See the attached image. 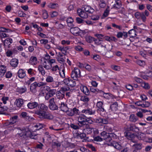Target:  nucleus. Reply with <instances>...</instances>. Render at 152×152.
I'll use <instances>...</instances> for the list:
<instances>
[{"label": "nucleus", "instance_id": "1", "mask_svg": "<svg viewBox=\"0 0 152 152\" xmlns=\"http://www.w3.org/2000/svg\"><path fill=\"white\" fill-rule=\"evenodd\" d=\"M39 109L35 112V114L40 118L52 120L53 118V115L48 112H47L48 107L43 104H40Z\"/></svg>", "mask_w": 152, "mask_h": 152}, {"label": "nucleus", "instance_id": "2", "mask_svg": "<svg viewBox=\"0 0 152 152\" xmlns=\"http://www.w3.org/2000/svg\"><path fill=\"white\" fill-rule=\"evenodd\" d=\"M17 129L19 130L20 132L17 134V135L20 139H26L28 135H29V137L35 140L37 139V134H36L34 132H27L25 130H21L19 128H17Z\"/></svg>", "mask_w": 152, "mask_h": 152}, {"label": "nucleus", "instance_id": "3", "mask_svg": "<svg viewBox=\"0 0 152 152\" xmlns=\"http://www.w3.org/2000/svg\"><path fill=\"white\" fill-rule=\"evenodd\" d=\"M65 112L68 116L71 117L79 115L80 113L78 109L76 107H74L73 109H69L68 108L67 110Z\"/></svg>", "mask_w": 152, "mask_h": 152}, {"label": "nucleus", "instance_id": "4", "mask_svg": "<svg viewBox=\"0 0 152 152\" xmlns=\"http://www.w3.org/2000/svg\"><path fill=\"white\" fill-rule=\"evenodd\" d=\"M18 116L15 115L12 117L10 119V121H6L4 124V127H10L12 126L17 121Z\"/></svg>", "mask_w": 152, "mask_h": 152}, {"label": "nucleus", "instance_id": "5", "mask_svg": "<svg viewBox=\"0 0 152 152\" xmlns=\"http://www.w3.org/2000/svg\"><path fill=\"white\" fill-rule=\"evenodd\" d=\"M80 69L77 68H75L74 70L72 71L71 74L72 78L74 80H77L78 78L80 77Z\"/></svg>", "mask_w": 152, "mask_h": 152}, {"label": "nucleus", "instance_id": "6", "mask_svg": "<svg viewBox=\"0 0 152 152\" xmlns=\"http://www.w3.org/2000/svg\"><path fill=\"white\" fill-rule=\"evenodd\" d=\"M64 82L66 85L71 87H74L76 85L75 81L70 78H65L64 80Z\"/></svg>", "mask_w": 152, "mask_h": 152}, {"label": "nucleus", "instance_id": "7", "mask_svg": "<svg viewBox=\"0 0 152 152\" xmlns=\"http://www.w3.org/2000/svg\"><path fill=\"white\" fill-rule=\"evenodd\" d=\"M78 121L79 122V126L80 127L83 126L87 124V119L84 116L80 115L78 117Z\"/></svg>", "mask_w": 152, "mask_h": 152}, {"label": "nucleus", "instance_id": "8", "mask_svg": "<svg viewBox=\"0 0 152 152\" xmlns=\"http://www.w3.org/2000/svg\"><path fill=\"white\" fill-rule=\"evenodd\" d=\"M49 107L50 109L52 110H57L58 107L56 105L55 101L54 98L50 99L49 101Z\"/></svg>", "mask_w": 152, "mask_h": 152}, {"label": "nucleus", "instance_id": "9", "mask_svg": "<svg viewBox=\"0 0 152 152\" xmlns=\"http://www.w3.org/2000/svg\"><path fill=\"white\" fill-rule=\"evenodd\" d=\"M12 42V39L10 38H8L4 41V48L6 50L10 48L11 44Z\"/></svg>", "mask_w": 152, "mask_h": 152}, {"label": "nucleus", "instance_id": "10", "mask_svg": "<svg viewBox=\"0 0 152 152\" xmlns=\"http://www.w3.org/2000/svg\"><path fill=\"white\" fill-rule=\"evenodd\" d=\"M125 136L128 139L130 140H132V142H135V141L134 140V139L135 138H138L140 140L141 139H139V137H137L134 134L131 133L129 132H125Z\"/></svg>", "mask_w": 152, "mask_h": 152}, {"label": "nucleus", "instance_id": "11", "mask_svg": "<svg viewBox=\"0 0 152 152\" xmlns=\"http://www.w3.org/2000/svg\"><path fill=\"white\" fill-rule=\"evenodd\" d=\"M77 12L79 15L81 17L83 18H87L88 13L84 10H83L82 9H78Z\"/></svg>", "mask_w": 152, "mask_h": 152}, {"label": "nucleus", "instance_id": "12", "mask_svg": "<svg viewBox=\"0 0 152 152\" xmlns=\"http://www.w3.org/2000/svg\"><path fill=\"white\" fill-rule=\"evenodd\" d=\"M56 90L55 89H51L48 92L46 93L45 97L46 100H48L49 99L53 97L55 94Z\"/></svg>", "mask_w": 152, "mask_h": 152}, {"label": "nucleus", "instance_id": "13", "mask_svg": "<svg viewBox=\"0 0 152 152\" xmlns=\"http://www.w3.org/2000/svg\"><path fill=\"white\" fill-rule=\"evenodd\" d=\"M83 127L84 128L83 129V132L88 134H90L92 132V130L93 129L90 125L86 124Z\"/></svg>", "mask_w": 152, "mask_h": 152}, {"label": "nucleus", "instance_id": "14", "mask_svg": "<svg viewBox=\"0 0 152 152\" xmlns=\"http://www.w3.org/2000/svg\"><path fill=\"white\" fill-rule=\"evenodd\" d=\"M82 113H85L86 115H94L96 113V110L91 108H88L82 110Z\"/></svg>", "mask_w": 152, "mask_h": 152}, {"label": "nucleus", "instance_id": "15", "mask_svg": "<svg viewBox=\"0 0 152 152\" xmlns=\"http://www.w3.org/2000/svg\"><path fill=\"white\" fill-rule=\"evenodd\" d=\"M41 65L44 68L47 70L50 69L52 67V65L50 64L49 61L48 60L44 61Z\"/></svg>", "mask_w": 152, "mask_h": 152}, {"label": "nucleus", "instance_id": "16", "mask_svg": "<svg viewBox=\"0 0 152 152\" xmlns=\"http://www.w3.org/2000/svg\"><path fill=\"white\" fill-rule=\"evenodd\" d=\"M82 9L88 13H92L94 11V10L88 5H84L83 6Z\"/></svg>", "mask_w": 152, "mask_h": 152}, {"label": "nucleus", "instance_id": "17", "mask_svg": "<svg viewBox=\"0 0 152 152\" xmlns=\"http://www.w3.org/2000/svg\"><path fill=\"white\" fill-rule=\"evenodd\" d=\"M26 75V72L23 69H19L17 73V76L20 78L23 79Z\"/></svg>", "mask_w": 152, "mask_h": 152}, {"label": "nucleus", "instance_id": "18", "mask_svg": "<svg viewBox=\"0 0 152 152\" xmlns=\"http://www.w3.org/2000/svg\"><path fill=\"white\" fill-rule=\"evenodd\" d=\"M46 81L49 83H55L56 84V86H54L55 87H57L58 86L59 83L58 82H55L54 81L53 77L50 75H48L47 76L46 78Z\"/></svg>", "mask_w": 152, "mask_h": 152}, {"label": "nucleus", "instance_id": "19", "mask_svg": "<svg viewBox=\"0 0 152 152\" xmlns=\"http://www.w3.org/2000/svg\"><path fill=\"white\" fill-rule=\"evenodd\" d=\"M70 31L72 33L75 35L77 36L80 33V30L77 27H71Z\"/></svg>", "mask_w": 152, "mask_h": 152}, {"label": "nucleus", "instance_id": "20", "mask_svg": "<svg viewBox=\"0 0 152 152\" xmlns=\"http://www.w3.org/2000/svg\"><path fill=\"white\" fill-rule=\"evenodd\" d=\"M28 63L31 65H36L38 63L37 57L34 56H31L29 60Z\"/></svg>", "mask_w": 152, "mask_h": 152}, {"label": "nucleus", "instance_id": "21", "mask_svg": "<svg viewBox=\"0 0 152 152\" xmlns=\"http://www.w3.org/2000/svg\"><path fill=\"white\" fill-rule=\"evenodd\" d=\"M38 105V103L35 102H34L28 103L27 105L29 109H32L37 107Z\"/></svg>", "mask_w": 152, "mask_h": 152}, {"label": "nucleus", "instance_id": "22", "mask_svg": "<svg viewBox=\"0 0 152 152\" xmlns=\"http://www.w3.org/2000/svg\"><path fill=\"white\" fill-rule=\"evenodd\" d=\"M6 71V66L4 65L0 66V78L4 76Z\"/></svg>", "mask_w": 152, "mask_h": 152}, {"label": "nucleus", "instance_id": "23", "mask_svg": "<svg viewBox=\"0 0 152 152\" xmlns=\"http://www.w3.org/2000/svg\"><path fill=\"white\" fill-rule=\"evenodd\" d=\"M135 143L132 145V148L134 149L133 151V152H137L136 150H140L142 148V144L140 143H136L135 141Z\"/></svg>", "mask_w": 152, "mask_h": 152}, {"label": "nucleus", "instance_id": "24", "mask_svg": "<svg viewBox=\"0 0 152 152\" xmlns=\"http://www.w3.org/2000/svg\"><path fill=\"white\" fill-rule=\"evenodd\" d=\"M59 107L61 111L64 112L67 110L68 108L66 103L64 102H61Z\"/></svg>", "mask_w": 152, "mask_h": 152}, {"label": "nucleus", "instance_id": "25", "mask_svg": "<svg viewBox=\"0 0 152 152\" xmlns=\"http://www.w3.org/2000/svg\"><path fill=\"white\" fill-rule=\"evenodd\" d=\"M20 116L25 118L27 120L30 121L32 119V117L29 116L26 112H23L20 115Z\"/></svg>", "mask_w": 152, "mask_h": 152}, {"label": "nucleus", "instance_id": "26", "mask_svg": "<svg viewBox=\"0 0 152 152\" xmlns=\"http://www.w3.org/2000/svg\"><path fill=\"white\" fill-rule=\"evenodd\" d=\"M81 90L86 95H89L90 92L88 88L86 86H82L80 87Z\"/></svg>", "mask_w": 152, "mask_h": 152}, {"label": "nucleus", "instance_id": "27", "mask_svg": "<svg viewBox=\"0 0 152 152\" xmlns=\"http://www.w3.org/2000/svg\"><path fill=\"white\" fill-rule=\"evenodd\" d=\"M111 145L113 146L115 148L118 150L121 149L122 146L121 144L118 142L115 141H113L111 143Z\"/></svg>", "mask_w": 152, "mask_h": 152}, {"label": "nucleus", "instance_id": "28", "mask_svg": "<svg viewBox=\"0 0 152 152\" xmlns=\"http://www.w3.org/2000/svg\"><path fill=\"white\" fill-rule=\"evenodd\" d=\"M0 29H1L0 30V31L2 32H0V36L2 38H4L8 37L7 34L4 32H5L6 31H7L8 29L3 27L1 28Z\"/></svg>", "mask_w": 152, "mask_h": 152}, {"label": "nucleus", "instance_id": "29", "mask_svg": "<svg viewBox=\"0 0 152 152\" xmlns=\"http://www.w3.org/2000/svg\"><path fill=\"white\" fill-rule=\"evenodd\" d=\"M18 60L16 58L12 59L10 61V64L13 67H15L18 66Z\"/></svg>", "mask_w": 152, "mask_h": 152}, {"label": "nucleus", "instance_id": "30", "mask_svg": "<svg viewBox=\"0 0 152 152\" xmlns=\"http://www.w3.org/2000/svg\"><path fill=\"white\" fill-rule=\"evenodd\" d=\"M97 111L99 112L100 114L102 116H104L105 115V111L104 109L103 105L97 108Z\"/></svg>", "mask_w": 152, "mask_h": 152}, {"label": "nucleus", "instance_id": "31", "mask_svg": "<svg viewBox=\"0 0 152 152\" xmlns=\"http://www.w3.org/2000/svg\"><path fill=\"white\" fill-rule=\"evenodd\" d=\"M57 98L59 99H62L64 96V93L61 90L57 91L56 95Z\"/></svg>", "mask_w": 152, "mask_h": 152}, {"label": "nucleus", "instance_id": "32", "mask_svg": "<svg viewBox=\"0 0 152 152\" xmlns=\"http://www.w3.org/2000/svg\"><path fill=\"white\" fill-rule=\"evenodd\" d=\"M24 100L21 99L19 98L16 100V105L18 107H21L23 106Z\"/></svg>", "mask_w": 152, "mask_h": 152}, {"label": "nucleus", "instance_id": "33", "mask_svg": "<svg viewBox=\"0 0 152 152\" xmlns=\"http://www.w3.org/2000/svg\"><path fill=\"white\" fill-rule=\"evenodd\" d=\"M104 38L105 40L110 42L113 41L116 42L117 40V39L115 37L113 36L109 37L106 36L104 37Z\"/></svg>", "mask_w": 152, "mask_h": 152}, {"label": "nucleus", "instance_id": "34", "mask_svg": "<svg viewBox=\"0 0 152 152\" xmlns=\"http://www.w3.org/2000/svg\"><path fill=\"white\" fill-rule=\"evenodd\" d=\"M38 69L42 75L44 76L45 75L46 72L44 69V67L41 65L38 66Z\"/></svg>", "mask_w": 152, "mask_h": 152}, {"label": "nucleus", "instance_id": "35", "mask_svg": "<svg viewBox=\"0 0 152 152\" xmlns=\"http://www.w3.org/2000/svg\"><path fill=\"white\" fill-rule=\"evenodd\" d=\"M36 84L34 83H32L30 86V90L33 93H35L36 92V88L37 87Z\"/></svg>", "mask_w": 152, "mask_h": 152}, {"label": "nucleus", "instance_id": "36", "mask_svg": "<svg viewBox=\"0 0 152 152\" xmlns=\"http://www.w3.org/2000/svg\"><path fill=\"white\" fill-rule=\"evenodd\" d=\"M66 22H67L68 26L69 27H72L73 26V20L72 17H69L67 18Z\"/></svg>", "mask_w": 152, "mask_h": 152}, {"label": "nucleus", "instance_id": "37", "mask_svg": "<svg viewBox=\"0 0 152 152\" xmlns=\"http://www.w3.org/2000/svg\"><path fill=\"white\" fill-rule=\"evenodd\" d=\"M118 105L117 102H115L112 104L110 107V109L112 111H115L118 109Z\"/></svg>", "mask_w": 152, "mask_h": 152}, {"label": "nucleus", "instance_id": "38", "mask_svg": "<svg viewBox=\"0 0 152 152\" xmlns=\"http://www.w3.org/2000/svg\"><path fill=\"white\" fill-rule=\"evenodd\" d=\"M57 58L58 61L59 62H63L64 61V57L60 52L58 53Z\"/></svg>", "mask_w": 152, "mask_h": 152}, {"label": "nucleus", "instance_id": "39", "mask_svg": "<svg viewBox=\"0 0 152 152\" xmlns=\"http://www.w3.org/2000/svg\"><path fill=\"white\" fill-rule=\"evenodd\" d=\"M108 133H107L105 131H103L100 133V135L103 140H105L108 138Z\"/></svg>", "mask_w": 152, "mask_h": 152}, {"label": "nucleus", "instance_id": "40", "mask_svg": "<svg viewBox=\"0 0 152 152\" xmlns=\"http://www.w3.org/2000/svg\"><path fill=\"white\" fill-rule=\"evenodd\" d=\"M129 36L131 37H135L136 35V32L133 29L129 30L128 32Z\"/></svg>", "mask_w": 152, "mask_h": 152}, {"label": "nucleus", "instance_id": "41", "mask_svg": "<svg viewBox=\"0 0 152 152\" xmlns=\"http://www.w3.org/2000/svg\"><path fill=\"white\" fill-rule=\"evenodd\" d=\"M138 120V118L133 114H131L129 117L130 121L132 122H135Z\"/></svg>", "mask_w": 152, "mask_h": 152}, {"label": "nucleus", "instance_id": "42", "mask_svg": "<svg viewBox=\"0 0 152 152\" xmlns=\"http://www.w3.org/2000/svg\"><path fill=\"white\" fill-rule=\"evenodd\" d=\"M129 129L131 131L133 132H137L139 131V129L138 127H137L134 125H130L129 128Z\"/></svg>", "mask_w": 152, "mask_h": 152}, {"label": "nucleus", "instance_id": "43", "mask_svg": "<svg viewBox=\"0 0 152 152\" xmlns=\"http://www.w3.org/2000/svg\"><path fill=\"white\" fill-rule=\"evenodd\" d=\"M89 99L87 96H81L80 100L84 102H87L89 101Z\"/></svg>", "mask_w": 152, "mask_h": 152}, {"label": "nucleus", "instance_id": "44", "mask_svg": "<svg viewBox=\"0 0 152 152\" xmlns=\"http://www.w3.org/2000/svg\"><path fill=\"white\" fill-rule=\"evenodd\" d=\"M95 38L91 36H88L86 38V40L88 43H91L94 41Z\"/></svg>", "mask_w": 152, "mask_h": 152}, {"label": "nucleus", "instance_id": "45", "mask_svg": "<svg viewBox=\"0 0 152 152\" xmlns=\"http://www.w3.org/2000/svg\"><path fill=\"white\" fill-rule=\"evenodd\" d=\"M17 89L18 91L20 93H23L26 91L27 89L25 86H24L22 87L18 88Z\"/></svg>", "mask_w": 152, "mask_h": 152}, {"label": "nucleus", "instance_id": "46", "mask_svg": "<svg viewBox=\"0 0 152 152\" xmlns=\"http://www.w3.org/2000/svg\"><path fill=\"white\" fill-rule=\"evenodd\" d=\"M136 63L139 65L141 66H144L145 64V62L142 60H138L136 61Z\"/></svg>", "mask_w": 152, "mask_h": 152}, {"label": "nucleus", "instance_id": "47", "mask_svg": "<svg viewBox=\"0 0 152 152\" xmlns=\"http://www.w3.org/2000/svg\"><path fill=\"white\" fill-rule=\"evenodd\" d=\"M90 91L91 92L96 94L101 93L102 92L101 91L99 90L98 89L95 88L93 87H91L90 88Z\"/></svg>", "mask_w": 152, "mask_h": 152}, {"label": "nucleus", "instance_id": "48", "mask_svg": "<svg viewBox=\"0 0 152 152\" xmlns=\"http://www.w3.org/2000/svg\"><path fill=\"white\" fill-rule=\"evenodd\" d=\"M114 7L117 8H119L121 6V2L120 0H117L115 1V3L114 5Z\"/></svg>", "mask_w": 152, "mask_h": 152}, {"label": "nucleus", "instance_id": "49", "mask_svg": "<svg viewBox=\"0 0 152 152\" xmlns=\"http://www.w3.org/2000/svg\"><path fill=\"white\" fill-rule=\"evenodd\" d=\"M43 127V124L40 123H37L34 126V127L36 128V130H39Z\"/></svg>", "mask_w": 152, "mask_h": 152}, {"label": "nucleus", "instance_id": "50", "mask_svg": "<svg viewBox=\"0 0 152 152\" xmlns=\"http://www.w3.org/2000/svg\"><path fill=\"white\" fill-rule=\"evenodd\" d=\"M42 17L44 19H47L48 17L47 12L46 10L42 11Z\"/></svg>", "mask_w": 152, "mask_h": 152}, {"label": "nucleus", "instance_id": "51", "mask_svg": "<svg viewBox=\"0 0 152 152\" xmlns=\"http://www.w3.org/2000/svg\"><path fill=\"white\" fill-rule=\"evenodd\" d=\"M49 7L52 9H56L58 7V5L57 4L50 3L49 5Z\"/></svg>", "mask_w": 152, "mask_h": 152}, {"label": "nucleus", "instance_id": "52", "mask_svg": "<svg viewBox=\"0 0 152 152\" xmlns=\"http://www.w3.org/2000/svg\"><path fill=\"white\" fill-rule=\"evenodd\" d=\"M141 86L145 89H148L150 87L148 83L143 82L141 84Z\"/></svg>", "mask_w": 152, "mask_h": 152}, {"label": "nucleus", "instance_id": "53", "mask_svg": "<svg viewBox=\"0 0 152 152\" xmlns=\"http://www.w3.org/2000/svg\"><path fill=\"white\" fill-rule=\"evenodd\" d=\"M150 105V103L148 102H144L142 103V107H149Z\"/></svg>", "mask_w": 152, "mask_h": 152}, {"label": "nucleus", "instance_id": "54", "mask_svg": "<svg viewBox=\"0 0 152 152\" xmlns=\"http://www.w3.org/2000/svg\"><path fill=\"white\" fill-rule=\"evenodd\" d=\"M34 71V70L31 68H30L27 70L28 74L31 76H34L35 75Z\"/></svg>", "mask_w": 152, "mask_h": 152}, {"label": "nucleus", "instance_id": "55", "mask_svg": "<svg viewBox=\"0 0 152 152\" xmlns=\"http://www.w3.org/2000/svg\"><path fill=\"white\" fill-rule=\"evenodd\" d=\"M51 71L52 72H54V73L56 71L59 72V68L58 66L57 65H56L53 66L52 68L51 69Z\"/></svg>", "mask_w": 152, "mask_h": 152}, {"label": "nucleus", "instance_id": "56", "mask_svg": "<svg viewBox=\"0 0 152 152\" xmlns=\"http://www.w3.org/2000/svg\"><path fill=\"white\" fill-rule=\"evenodd\" d=\"M142 21L143 22H145L146 21V18L145 17V15L143 12H141L140 15V17Z\"/></svg>", "mask_w": 152, "mask_h": 152}, {"label": "nucleus", "instance_id": "57", "mask_svg": "<svg viewBox=\"0 0 152 152\" xmlns=\"http://www.w3.org/2000/svg\"><path fill=\"white\" fill-rule=\"evenodd\" d=\"M94 42L95 44L96 45H99L102 44L103 41L100 39H96L95 38Z\"/></svg>", "mask_w": 152, "mask_h": 152}, {"label": "nucleus", "instance_id": "58", "mask_svg": "<svg viewBox=\"0 0 152 152\" xmlns=\"http://www.w3.org/2000/svg\"><path fill=\"white\" fill-rule=\"evenodd\" d=\"M94 140L96 141H102L103 140L102 138L100 137L99 136H97L94 137Z\"/></svg>", "mask_w": 152, "mask_h": 152}, {"label": "nucleus", "instance_id": "59", "mask_svg": "<svg viewBox=\"0 0 152 152\" xmlns=\"http://www.w3.org/2000/svg\"><path fill=\"white\" fill-rule=\"evenodd\" d=\"M70 127L76 130L79 129L80 126L77 125H75L73 124H70Z\"/></svg>", "mask_w": 152, "mask_h": 152}, {"label": "nucleus", "instance_id": "60", "mask_svg": "<svg viewBox=\"0 0 152 152\" xmlns=\"http://www.w3.org/2000/svg\"><path fill=\"white\" fill-rule=\"evenodd\" d=\"M134 79L138 83H141V84L143 82L142 79L137 77H135L134 78Z\"/></svg>", "mask_w": 152, "mask_h": 152}, {"label": "nucleus", "instance_id": "61", "mask_svg": "<svg viewBox=\"0 0 152 152\" xmlns=\"http://www.w3.org/2000/svg\"><path fill=\"white\" fill-rule=\"evenodd\" d=\"M44 145L43 144L40 142H38L36 145V147L37 148L42 149Z\"/></svg>", "mask_w": 152, "mask_h": 152}, {"label": "nucleus", "instance_id": "62", "mask_svg": "<svg viewBox=\"0 0 152 152\" xmlns=\"http://www.w3.org/2000/svg\"><path fill=\"white\" fill-rule=\"evenodd\" d=\"M35 77H31L26 82L27 84L28 85H29L30 84L34 81L35 80Z\"/></svg>", "mask_w": 152, "mask_h": 152}, {"label": "nucleus", "instance_id": "63", "mask_svg": "<svg viewBox=\"0 0 152 152\" xmlns=\"http://www.w3.org/2000/svg\"><path fill=\"white\" fill-rule=\"evenodd\" d=\"M104 128L105 130L109 132H111L113 131V129L112 128L108 126H104Z\"/></svg>", "mask_w": 152, "mask_h": 152}, {"label": "nucleus", "instance_id": "64", "mask_svg": "<svg viewBox=\"0 0 152 152\" xmlns=\"http://www.w3.org/2000/svg\"><path fill=\"white\" fill-rule=\"evenodd\" d=\"M112 68L115 71H119L120 69V67L119 66L113 65L111 66Z\"/></svg>", "mask_w": 152, "mask_h": 152}]
</instances>
